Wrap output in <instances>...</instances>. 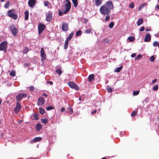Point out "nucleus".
Listing matches in <instances>:
<instances>
[{
	"label": "nucleus",
	"mask_w": 159,
	"mask_h": 159,
	"mask_svg": "<svg viewBox=\"0 0 159 159\" xmlns=\"http://www.w3.org/2000/svg\"><path fill=\"white\" fill-rule=\"evenodd\" d=\"M113 8L112 2L111 1H108L105 4L100 7V11L103 15H107L110 13L111 10L113 9Z\"/></svg>",
	"instance_id": "obj_1"
},
{
	"label": "nucleus",
	"mask_w": 159,
	"mask_h": 159,
	"mask_svg": "<svg viewBox=\"0 0 159 159\" xmlns=\"http://www.w3.org/2000/svg\"><path fill=\"white\" fill-rule=\"evenodd\" d=\"M66 3L65 5V9L63 11L64 14H66L68 12L71 8V3L68 0H66Z\"/></svg>",
	"instance_id": "obj_2"
},
{
	"label": "nucleus",
	"mask_w": 159,
	"mask_h": 159,
	"mask_svg": "<svg viewBox=\"0 0 159 159\" xmlns=\"http://www.w3.org/2000/svg\"><path fill=\"white\" fill-rule=\"evenodd\" d=\"M7 41H4L0 44V51H4L5 53L7 51Z\"/></svg>",
	"instance_id": "obj_3"
},
{
	"label": "nucleus",
	"mask_w": 159,
	"mask_h": 159,
	"mask_svg": "<svg viewBox=\"0 0 159 159\" xmlns=\"http://www.w3.org/2000/svg\"><path fill=\"white\" fill-rule=\"evenodd\" d=\"M15 10H11L8 11L7 13L8 16L14 20H16L18 16L15 13Z\"/></svg>",
	"instance_id": "obj_4"
},
{
	"label": "nucleus",
	"mask_w": 159,
	"mask_h": 159,
	"mask_svg": "<svg viewBox=\"0 0 159 159\" xmlns=\"http://www.w3.org/2000/svg\"><path fill=\"white\" fill-rule=\"evenodd\" d=\"M69 86L71 88L74 89L76 90H78L79 89V88L74 82L72 81H70L68 82Z\"/></svg>",
	"instance_id": "obj_5"
},
{
	"label": "nucleus",
	"mask_w": 159,
	"mask_h": 159,
	"mask_svg": "<svg viewBox=\"0 0 159 159\" xmlns=\"http://www.w3.org/2000/svg\"><path fill=\"white\" fill-rule=\"evenodd\" d=\"M21 109V107L20 104L18 102H16V105L15 107L14 111L15 113L17 114L19 113Z\"/></svg>",
	"instance_id": "obj_6"
},
{
	"label": "nucleus",
	"mask_w": 159,
	"mask_h": 159,
	"mask_svg": "<svg viewBox=\"0 0 159 159\" xmlns=\"http://www.w3.org/2000/svg\"><path fill=\"white\" fill-rule=\"evenodd\" d=\"M27 95L25 93H19L16 96V100L17 101L21 100L23 98H26Z\"/></svg>",
	"instance_id": "obj_7"
},
{
	"label": "nucleus",
	"mask_w": 159,
	"mask_h": 159,
	"mask_svg": "<svg viewBox=\"0 0 159 159\" xmlns=\"http://www.w3.org/2000/svg\"><path fill=\"white\" fill-rule=\"evenodd\" d=\"M11 32L12 34L14 36H16L18 31L17 29L14 25H12L10 27Z\"/></svg>",
	"instance_id": "obj_8"
},
{
	"label": "nucleus",
	"mask_w": 159,
	"mask_h": 159,
	"mask_svg": "<svg viewBox=\"0 0 159 159\" xmlns=\"http://www.w3.org/2000/svg\"><path fill=\"white\" fill-rule=\"evenodd\" d=\"M40 53L41 54V60L43 61L46 59V56L44 49L42 48H41Z\"/></svg>",
	"instance_id": "obj_9"
},
{
	"label": "nucleus",
	"mask_w": 159,
	"mask_h": 159,
	"mask_svg": "<svg viewBox=\"0 0 159 159\" xmlns=\"http://www.w3.org/2000/svg\"><path fill=\"white\" fill-rule=\"evenodd\" d=\"M52 13L51 11H48L46 14V20L48 22L50 21L52 19Z\"/></svg>",
	"instance_id": "obj_10"
},
{
	"label": "nucleus",
	"mask_w": 159,
	"mask_h": 159,
	"mask_svg": "<svg viewBox=\"0 0 159 159\" xmlns=\"http://www.w3.org/2000/svg\"><path fill=\"white\" fill-rule=\"evenodd\" d=\"M45 28V25L42 23L39 24L38 26V32L39 34H40Z\"/></svg>",
	"instance_id": "obj_11"
},
{
	"label": "nucleus",
	"mask_w": 159,
	"mask_h": 159,
	"mask_svg": "<svg viewBox=\"0 0 159 159\" xmlns=\"http://www.w3.org/2000/svg\"><path fill=\"white\" fill-rule=\"evenodd\" d=\"M45 102V99L43 97H40L38 98V105H42L44 104Z\"/></svg>",
	"instance_id": "obj_12"
},
{
	"label": "nucleus",
	"mask_w": 159,
	"mask_h": 159,
	"mask_svg": "<svg viewBox=\"0 0 159 159\" xmlns=\"http://www.w3.org/2000/svg\"><path fill=\"white\" fill-rule=\"evenodd\" d=\"M62 29L63 31H66L68 30V24L63 23L62 26Z\"/></svg>",
	"instance_id": "obj_13"
},
{
	"label": "nucleus",
	"mask_w": 159,
	"mask_h": 159,
	"mask_svg": "<svg viewBox=\"0 0 159 159\" xmlns=\"http://www.w3.org/2000/svg\"><path fill=\"white\" fill-rule=\"evenodd\" d=\"M28 3L30 7H33L36 4V0H29Z\"/></svg>",
	"instance_id": "obj_14"
},
{
	"label": "nucleus",
	"mask_w": 159,
	"mask_h": 159,
	"mask_svg": "<svg viewBox=\"0 0 159 159\" xmlns=\"http://www.w3.org/2000/svg\"><path fill=\"white\" fill-rule=\"evenodd\" d=\"M151 39V36L150 35L148 34H147L146 35L145 37L144 40V41L145 42H149Z\"/></svg>",
	"instance_id": "obj_15"
},
{
	"label": "nucleus",
	"mask_w": 159,
	"mask_h": 159,
	"mask_svg": "<svg viewBox=\"0 0 159 159\" xmlns=\"http://www.w3.org/2000/svg\"><path fill=\"white\" fill-rule=\"evenodd\" d=\"M42 138L41 137H37L33 139L31 141V143L34 142H36L41 140Z\"/></svg>",
	"instance_id": "obj_16"
},
{
	"label": "nucleus",
	"mask_w": 159,
	"mask_h": 159,
	"mask_svg": "<svg viewBox=\"0 0 159 159\" xmlns=\"http://www.w3.org/2000/svg\"><path fill=\"white\" fill-rule=\"evenodd\" d=\"M42 125L39 123H37L36 125L35 128L37 132L39 131L42 129Z\"/></svg>",
	"instance_id": "obj_17"
},
{
	"label": "nucleus",
	"mask_w": 159,
	"mask_h": 159,
	"mask_svg": "<svg viewBox=\"0 0 159 159\" xmlns=\"http://www.w3.org/2000/svg\"><path fill=\"white\" fill-rule=\"evenodd\" d=\"M102 0H95V4L97 6H100L102 3Z\"/></svg>",
	"instance_id": "obj_18"
},
{
	"label": "nucleus",
	"mask_w": 159,
	"mask_h": 159,
	"mask_svg": "<svg viewBox=\"0 0 159 159\" xmlns=\"http://www.w3.org/2000/svg\"><path fill=\"white\" fill-rule=\"evenodd\" d=\"M74 34V33L73 32H72L69 35L68 37L66 39V40L70 41L72 37H73Z\"/></svg>",
	"instance_id": "obj_19"
},
{
	"label": "nucleus",
	"mask_w": 159,
	"mask_h": 159,
	"mask_svg": "<svg viewBox=\"0 0 159 159\" xmlns=\"http://www.w3.org/2000/svg\"><path fill=\"white\" fill-rule=\"evenodd\" d=\"M94 76L93 74L89 75L88 76V80L89 81H92V80L94 79Z\"/></svg>",
	"instance_id": "obj_20"
},
{
	"label": "nucleus",
	"mask_w": 159,
	"mask_h": 159,
	"mask_svg": "<svg viewBox=\"0 0 159 159\" xmlns=\"http://www.w3.org/2000/svg\"><path fill=\"white\" fill-rule=\"evenodd\" d=\"M29 11L27 10H26L25 12V20H27L29 18Z\"/></svg>",
	"instance_id": "obj_21"
},
{
	"label": "nucleus",
	"mask_w": 159,
	"mask_h": 159,
	"mask_svg": "<svg viewBox=\"0 0 159 159\" xmlns=\"http://www.w3.org/2000/svg\"><path fill=\"white\" fill-rule=\"evenodd\" d=\"M69 41L67 40L66 39V40L65 41V43L64 44V49H66L68 47V43H69Z\"/></svg>",
	"instance_id": "obj_22"
},
{
	"label": "nucleus",
	"mask_w": 159,
	"mask_h": 159,
	"mask_svg": "<svg viewBox=\"0 0 159 159\" xmlns=\"http://www.w3.org/2000/svg\"><path fill=\"white\" fill-rule=\"evenodd\" d=\"M123 68V66H120L119 67L116 68L115 70V72H119Z\"/></svg>",
	"instance_id": "obj_23"
},
{
	"label": "nucleus",
	"mask_w": 159,
	"mask_h": 159,
	"mask_svg": "<svg viewBox=\"0 0 159 159\" xmlns=\"http://www.w3.org/2000/svg\"><path fill=\"white\" fill-rule=\"evenodd\" d=\"M143 19H140L138 20L137 22V25L138 26L140 25L143 22Z\"/></svg>",
	"instance_id": "obj_24"
},
{
	"label": "nucleus",
	"mask_w": 159,
	"mask_h": 159,
	"mask_svg": "<svg viewBox=\"0 0 159 159\" xmlns=\"http://www.w3.org/2000/svg\"><path fill=\"white\" fill-rule=\"evenodd\" d=\"M82 33V31L81 30H79L76 32V36L78 37L80 36Z\"/></svg>",
	"instance_id": "obj_25"
},
{
	"label": "nucleus",
	"mask_w": 159,
	"mask_h": 159,
	"mask_svg": "<svg viewBox=\"0 0 159 159\" xmlns=\"http://www.w3.org/2000/svg\"><path fill=\"white\" fill-rule=\"evenodd\" d=\"M39 112L42 114H43L45 112V111L44 109L40 107L39 108Z\"/></svg>",
	"instance_id": "obj_26"
},
{
	"label": "nucleus",
	"mask_w": 159,
	"mask_h": 159,
	"mask_svg": "<svg viewBox=\"0 0 159 159\" xmlns=\"http://www.w3.org/2000/svg\"><path fill=\"white\" fill-rule=\"evenodd\" d=\"M146 5L145 3H143L142 4V5H141L138 8V10L140 11L143 8H144V7H145V6Z\"/></svg>",
	"instance_id": "obj_27"
},
{
	"label": "nucleus",
	"mask_w": 159,
	"mask_h": 159,
	"mask_svg": "<svg viewBox=\"0 0 159 159\" xmlns=\"http://www.w3.org/2000/svg\"><path fill=\"white\" fill-rule=\"evenodd\" d=\"M72 2L75 7H76L78 5L77 0H72Z\"/></svg>",
	"instance_id": "obj_28"
},
{
	"label": "nucleus",
	"mask_w": 159,
	"mask_h": 159,
	"mask_svg": "<svg viewBox=\"0 0 159 159\" xmlns=\"http://www.w3.org/2000/svg\"><path fill=\"white\" fill-rule=\"evenodd\" d=\"M43 3L45 7H48L50 4V3L48 1H44Z\"/></svg>",
	"instance_id": "obj_29"
},
{
	"label": "nucleus",
	"mask_w": 159,
	"mask_h": 159,
	"mask_svg": "<svg viewBox=\"0 0 159 159\" xmlns=\"http://www.w3.org/2000/svg\"><path fill=\"white\" fill-rule=\"evenodd\" d=\"M128 39L130 42H132L134 40L135 38L133 36H130L128 38Z\"/></svg>",
	"instance_id": "obj_30"
},
{
	"label": "nucleus",
	"mask_w": 159,
	"mask_h": 159,
	"mask_svg": "<svg viewBox=\"0 0 159 159\" xmlns=\"http://www.w3.org/2000/svg\"><path fill=\"white\" fill-rule=\"evenodd\" d=\"M56 72L57 74H58L59 75H60L62 73L61 70L60 69L56 70Z\"/></svg>",
	"instance_id": "obj_31"
},
{
	"label": "nucleus",
	"mask_w": 159,
	"mask_h": 159,
	"mask_svg": "<svg viewBox=\"0 0 159 159\" xmlns=\"http://www.w3.org/2000/svg\"><path fill=\"white\" fill-rule=\"evenodd\" d=\"M34 116L36 120H38L39 119V114L38 113H35L34 114Z\"/></svg>",
	"instance_id": "obj_32"
},
{
	"label": "nucleus",
	"mask_w": 159,
	"mask_h": 159,
	"mask_svg": "<svg viewBox=\"0 0 159 159\" xmlns=\"http://www.w3.org/2000/svg\"><path fill=\"white\" fill-rule=\"evenodd\" d=\"M10 75L12 77H14L16 76V72L14 70L11 71L10 74Z\"/></svg>",
	"instance_id": "obj_33"
},
{
	"label": "nucleus",
	"mask_w": 159,
	"mask_h": 159,
	"mask_svg": "<svg viewBox=\"0 0 159 159\" xmlns=\"http://www.w3.org/2000/svg\"><path fill=\"white\" fill-rule=\"evenodd\" d=\"M107 90L108 93H111L112 92V90L111 87L107 86Z\"/></svg>",
	"instance_id": "obj_34"
},
{
	"label": "nucleus",
	"mask_w": 159,
	"mask_h": 159,
	"mask_svg": "<svg viewBox=\"0 0 159 159\" xmlns=\"http://www.w3.org/2000/svg\"><path fill=\"white\" fill-rule=\"evenodd\" d=\"M158 89V85L157 84L152 88V89L154 91H157Z\"/></svg>",
	"instance_id": "obj_35"
},
{
	"label": "nucleus",
	"mask_w": 159,
	"mask_h": 159,
	"mask_svg": "<svg viewBox=\"0 0 159 159\" xmlns=\"http://www.w3.org/2000/svg\"><path fill=\"white\" fill-rule=\"evenodd\" d=\"M10 5V3L9 1L7 2L5 4L4 7L6 8H7L9 7Z\"/></svg>",
	"instance_id": "obj_36"
},
{
	"label": "nucleus",
	"mask_w": 159,
	"mask_h": 159,
	"mask_svg": "<svg viewBox=\"0 0 159 159\" xmlns=\"http://www.w3.org/2000/svg\"><path fill=\"white\" fill-rule=\"evenodd\" d=\"M139 92V90H138L137 91H134L133 92V94L134 95L136 96L138 95Z\"/></svg>",
	"instance_id": "obj_37"
},
{
	"label": "nucleus",
	"mask_w": 159,
	"mask_h": 159,
	"mask_svg": "<svg viewBox=\"0 0 159 159\" xmlns=\"http://www.w3.org/2000/svg\"><path fill=\"white\" fill-rule=\"evenodd\" d=\"M48 121V119H42V122L43 123H44V124H47Z\"/></svg>",
	"instance_id": "obj_38"
},
{
	"label": "nucleus",
	"mask_w": 159,
	"mask_h": 159,
	"mask_svg": "<svg viewBox=\"0 0 159 159\" xmlns=\"http://www.w3.org/2000/svg\"><path fill=\"white\" fill-rule=\"evenodd\" d=\"M67 109L69 110V112L70 113V114L73 112L72 108L71 106L69 107Z\"/></svg>",
	"instance_id": "obj_39"
},
{
	"label": "nucleus",
	"mask_w": 159,
	"mask_h": 159,
	"mask_svg": "<svg viewBox=\"0 0 159 159\" xmlns=\"http://www.w3.org/2000/svg\"><path fill=\"white\" fill-rule=\"evenodd\" d=\"M142 56L140 54L138 55L135 58V60H139L142 57Z\"/></svg>",
	"instance_id": "obj_40"
},
{
	"label": "nucleus",
	"mask_w": 159,
	"mask_h": 159,
	"mask_svg": "<svg viewBox=\"0 0 159 159\" xmlns=\"http://www.w3.org/2000/svg\"><path fill=\"white\" fill-rule=\"evenodd\" d=\"M54 108L52 106H48L46 108V109L48 111L52 109H53Z\"/></svg>",
	"instance_id": "obj_41"
},
{
	"label": "nucleus",
	"mask_w": 159,
	"mask_h": 159,
	"mask_svg": "<svg viewBox=\"0 0 159 159\" xmlns=\"http://www.w3.org/2000/svg\"><path fill=\"white\" fill-rule=\"evenodd\" d=\"M114 25V23L113 22H111L109 25V27L110 28H112Z\"/></svg>",
	"instance_id": "obj_42"
},
{
	"label": "nucleus",
	"mask_w": 159,
	"mask_h": 159,
	"mask_svg": "<svg viewBox=\"0 0 159 159\" xmlns=\"http://www.w3.org/2000/svg\"><path fill=\"white\" fill-rule=\"evenodd\" d=\"M155 58L153 56H152L150 58V61L152 62L154 61Z\"/></svg>",
	"instance_id": "obj_43"
},
{
	"label": "nucleus",
	"mask_w": 159,
	"mask_h": 159,
	"mask_svg": "<svg viewBox=\"0 0 159 159\" xmlns=\"http://www.w3.org/2000/svg\"><path fill=\"white\" fill-rule=\"evenodd\" d=\"M91 30L89 29H87L85 30V33L88 34H90L91 32Z\"/></svg>",
	"instance_id": "obj_44"
},
{
	"label": "nucleus",
	"mask_w": 159,
	"mask_h": 159,
	"mask_svg": "<svg viewBox=\"0 0 159 159\" xmlns=\"http://www.w3.org/2000/svg\"><path fill=\"white\" fill-rule=\"evenodd\" d=\"M134 2L131 3L129 5V7L132 9L134 7Z\"/></svg>",
	"instance_id": "obj_45"
},
{
	"label": "nucleus",
	"mask_w": 159,
	"mask_h": 159,
	"mask_svg": "<svg viewBox=\"0 0 159 159\" xmlns=\"http://www.w3.org/2000/svg\"><path fill=\"white\" fill-rule=\"evenodd\" d=\"M110 19V16L109 15H107V16L106 17V18L105 19V21H107L109 20Z\"/></svg>",
	"instance_id": "obj_46"
},
{
	"label": "nucleus",
	"mask_w": 159,
	"mask_h": 159,
	"mask_svg": "<svg viewBox=\"0 0 159 159\" xmlns=\"http://www.w3.org/2000/svg\"><path fill=\"white\" fill-rule=\"evenodd\" d=\"M158 42L157 41H155L153 43V46L154 47H157L158 46Z\"/></svg>",
	"instance_id": "obj_47"
},
{
	"label": "nucleus",
	"mask_w": 159,
	"mask_h": 159,
	"mask_svg": "<svg viewBox=\"0 0 159 159\" xmlns=\"http://www.w3.org/2000/svg\"><path fill=\"white\" fill-rule=\"evenodd\" d=\"M136 112L135 111H133V112L131 113V116L133 117L135 116L136 114Z\"/></svg>",
	"instance_id": "obj_48"
},
{
	"label": "nucleus",
	"mask_w": 159,
	"mask_h": 159,
	"mask_svg": "<svg viewBox=\"0 0 159 159\" xmlns=\"http://www.w3.org/2000/svg\"><path fill=\"white\" fill-rule=\"evenodd\" d=\"M63 11L64 10H63L62 11H59L58 14L60 16H61L63 13L64 14L63 12Z\"/></svg>",
	"instance_id": "obj_49"
},
{
	"label": "nucleus",
	"mask_w": 159,
	"mask_h": 159,
	"mask_svg": "<svg viewBox=\"0 0 159 159\" xmlns=\"http://www.w3.org/2000/svg\"><path fill=\"white\" fill-rule=\"evenodd\" d=\"M28 51V50L27 48H25V49L23 50V52L24 53H27Z\"/></svg>",
	"instance_id": "obj_50"
},
{
	"label": "nucleus",
	"mask_w": 159,
	"mask_h": 159,
	"mask_svg": "<svg viewBox=\"0 0 159 159\" xmlns=\"http://www.w3.org/2000/svg\"><path fill=\"white\" fill-rule=\"evenodd\" d=\"M30 91H33L34 89V87L33 86H31L29 88Z\"/></svg>",
	"instance_id": "obj_51"
},
{
	"label": "nucleus",
	"mask_w": 159,
	"mask_h": 159,
	"mask_svg": "<svg viewBox=\"0 0 159 159\" xmlns=\"http://www.w3.org/2000/svg\"><path fill=\"white\" fill-rule=\"evenodd\" d=\"M145 27L144 26L142 27L140 29L139 31H143L144 30Z\"/></svg>",
	"instance_id": "obj_52"
},
{
	"label": "nucleus",
	"mask_w": 159,
	"mask_h": 159,
	"mask_svg": "<svg viewBox=\"0 0 159 159\" xmlns=\"http://www.w3.org/2000/svg\"><path fill=\"white\" fill-rule=\"evenodd\" d=\"M136 56V53H133L131 55V57H135Z\"/></svg>",
	"instance_id": "obj_53"
},
{
	"label": "nucleus",
	"mask_w": 159,
	"mask_h": 159,
	"mask_svg": "<svg viewBox=\"0 0 159 159\" xmlns=\"http://www.w3.org/2000/svg\"><path fill=\"white\" fill-rule=\"evenodd\" d=\"M157 81V79H155L154 80H153L152 81V84H154V83H156Z\"/></svg>",
	"instance_id": "obj_54"
},
{
	"label": "nucleus",
	"mask_w": 159,
	"mask_h": 159,
	"mask_svg": "<svg viewBox=\"0 0 159 159\" xmlns=\"http://www.w3.org/2000/svg\"><path fill=\"white\" fill-rule=\"evenodd\" d=\"M47 83L51 85L53 84V82L51 81H48L47 82Z\"/></svg>",
	"instance_id": "obj_55"
},
{
	"label": "nucleus",
	"mask_w": 159,
	"mask_h": 159,
	"mask_svg": "<svg viewBox=\"0 0 159 159\" xmlns=\"http://www.w3.org/2000/svg\"><path fill=\"white\" fill-rule=\"evenodd\" d=\"M65 108L64 107H62L61 109V112H63L65 110Z\"/></svg>",
	"instance_id": "obj_56"
},
{
	"label": "nucleus",
	"mask_w": 159,
	"mask_h": 159,
	"mask_svg": "<svg viewBox=\"0 0 159 159\" xmlns=\"http://www.w3.org/2000/svg\"><path fill=\"white\" fill-rule=\"evenodd\" d=\"M96 112V110H94V111H92L91 112V114H94Z\"/></svg>",
	"instance_id": "obj_57"
},
{
	"label": "nucleus",
	"mask_w": 159,
	"mask_h": 159,
	"mask_svg": "<svg viewBox=\"0 0 159 159\" xmlns=\"http://www.w3.org/2000/svg\"><path fill=\"white\" fill-rule=\"evenodd\" d=\"M156 7L158 10H159V5H157Z\"/></svg>",
	"instance_id": "obj_58"
},
{
	"label": "nucleus",
	"mask_w": 159,
	"mask_h": 159,
	"mask_svg": "<svg viewBox=\"0 0 159 159\" xmlns=\"http://www.w3.org/2000/svg\"><path fill=\"white\" fill-rule=\"evenodd\" d=\"M43 95L46 97L48 96V95L46 93H43Z\"/></svg>",
	"instance_id": "obj_59"
},
{
	"label": "nucleus",
	"mask_w": 159,
	"mask_h": 159,
	"mask_svg": "<svg viewBox=\"0 0 159 159\" xmlns=\"http://www.w3.org/2000/svg\"><path fill=\"white\" fill-rule=\"evenodd\" d=\"M125 134V133L123 132H121L120 134L121 135H123Z\"/></svg>",
	"instance_id": "obj_60"
},
{
	"label": "nucleus",
	"mask_w": 159,
	"mask_h": 159,
	"mask_svg": "<svg viewBox=\"0 0 159 159\" xmlns=\"http://www.w3.org/2000/svg\"><path fill=\"white\" fill-rule=\"evenodd\" d=\"M150 30H151L150 29H147V28H146V30L147 31H150Z\"/></svg>",
	"instance_id": "obj_61"
},
{
	"label": "nucleus",
	"mask_w": 159,
	"mask_h": 159,
	"mask_svg": "<svg viewBox=\"0 0 159 159\" xmlns=\"http://www.w3.org/2000/svg\"><path fill=\"white\" fill-rule=\"evenodd\" d=\"M79 99L80 101H81V97H80L79 98Z\"/></svg>",
	"instance_id": "obj_62"
},
{
	"label": "nucleus",
	"mask_w": 159,
	"mask_h": 159,
	"mask_svg": "<svg viewBox=\"0 0 159 159\" xmlns=\"http://www.w3.org/2000/svg\"><path fill=\"white\" fill-rule=\"evenodd\" d=\"M155 36L156 37H158V36L157 34H155Z\"/></svg>",
	"instance_id": "obj_63"
},
{
	"label": "nucleus",
	"mask_w": 159,
	"mask_h": 159,
	"mask_svg": "<svg viewBox=\"0 0 159 159\" xmlns=\"http://www.w3.org/2000/svg\"><path fill=\"white\" fill-rule=\"evenodd\" d=\"M157 46L158 47V48H159V43H158H158Z\"/></svg>",
	"instance_id": "obj_64"
}]
</instances>
